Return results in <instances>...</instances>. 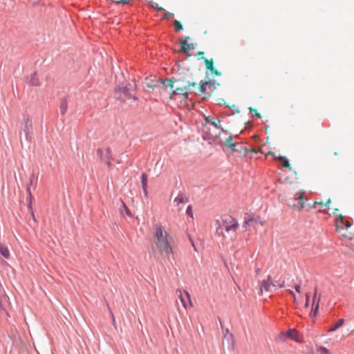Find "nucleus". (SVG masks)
<instances>
[{"instance_id":"1","label":"nucleus","mask_w":354,"mask_h":354,"mask_svg":"<svg viewBox=\"0 0 354 354\" xmlns=\"http://www.w3.org/2000/svg\"><path fill=\"white\" fill-rule=\"evenodd\" d=\"M156 249L162 257L169 259L173 253L171 248L172 238L161 225H156L153 234Z\"/></svg>"},{"instance_id":"2","label":"nucleus","mask_w":354,"mask_h":354,"mask_svg":"<svg viewBox=\"0 0 354 354\" xmlns=\"http://www.w3.org/2000/svg\"><path fill=\"white\" fill-rule=\"evenodd\" d=\"M167 86L171 88H174L173 94L183 95L185 99H187L191 89L195 88L196 83L192 80H189L187 77L179 78L176 81L171 79L167 80Z\"/></svg>"},{"instance_id":"3","label":"nucleus","mask_w":354,"mask_h":354,"mask_svg":"<svg viewBox=\"0 0 354 354\" xmlns=\"http://www.w3.org/2000/svg\"><path fill=\"white\" fill-rule=\"evenodd\" d=\"M205 129L204 139L212 140L219 139L221 133H225L223 128L221 127V120L216 117L206 116L205 124L204 125Z\"/></svg>"},{"instance_id":"4","label":"nucleus","mask_w":354,"mask_h":354,"mask_svg":"<svg viewBox=\"0 0 354 354\" xmlns=\"http://www.w3.org/2000/svg\"><path fill=\"white\" fill-rule=\"evenodd\" d=\"M239 225L238 221L233 218H227L223 220L222 224L217 230L223 236H235Z\"/></svg>"},{"instance_id":"5","label":"nucleus","mask_w":354,"mask_h":354,"mask_svg":"<svg viewBox=\"0 0 354 354\" xmlns=\"http://www.w3.org/2000/svg\"><path fill=\"white\" fill-rule=\"evenodd\" d=\"M336 230L341 233L342 240L348 243L353 240V234L351 232H347L348 229L351 227V223L348 221L344 222V216L339 214L335 222Z\"/></svg>"},{"instance_id":"6","label":"nucleus","mask_w":354,"mask_h":354,"mask_svg":"<svg viewBox=\"0 0 354 354\" xmlns=\"http://www.w3.org/2000/svg\"><path fill=\"white\" fill-rule=\"evenodd\" d=\"M97 154L101 160H103L106 162L108 167H111V160H113V157L110 148L98 149L97 151Z\"/></svg>"},{"instance_id":"7","label":"nucleus","mask_w":354,"mask_h":354,"mask_svg":"<svg viewBox=\"0 0 354 354\" xmlns=\"http://www.w3.org/2000/svg\"><path fill=\"white\" fill-rule=\"evenodd\" d=\"M212 86L210 82L201 81L198 86L193 88V91L196 95L205 94L207 91V88H211Z\"/></svg>"},{"instance_id":"8","label":"nucleus","mask_w":354,"mask_h":354,"mask_svg":"<svg viewBox=\"0 0 354 354\" xmlns=\"http://www.w3.org/2000/svg\"><path fill=\"white\" fill-rule=\"evenodd\" d=\"M259 286L261 294H262L263 291H270V287H276L277 284L272 281L271 277L269 275L267 279H265L260 283Z\"/></svg>"},{"instance_id":"9","label":"nucleus","mask_w":354,"mask_h":354,"mask_svg":"<svg viewBox=\"0 0 354 354\" xmlns=\"http://www.w3.org/2000/svg\"><path fill=\"white\" fill-rule=\"evenodd\" d=\"M190 39L189 36L186 37L185 39L181 40V49L180 50V53H188V52L194 48V44H188V40Z\"/></svg>"},{"instance_id":"10","label":"nucleus","mask_w":354,"mask_h":354,"mask_svg":"<svg viewBox=\"0 0 354 354\" xmlns=\"http://www.w3.org/2000/svg\"><path fill=\"white\" fill-rule=\"evenodd\" d=\"M224 341L227 344L228 348L234 349L235 346V339L234 335L230 333L229 330L227 329L224 334Z\"/></svg>"},{"instance_id":"11","label":"nucleus","mask_w":354,"mask_h":354,"mask_svg":"<svg viewBox=\"0 0 354 354\" xmlns=\"http://www.w3.org/2000/svg\"><path fill=\"white\" fill-rule=\"evenodd\" d=\"M319 301V298H318V299L317 298V291H315L314 297H313V299L312 310H311V312L310 313V316L311 317H316L318 313Z\"/></svg>"},{"instance_id":"12","label":"nucleus","mask_w":354,"mask_h":354,"mask_svg":"<svg viewBox=\"0 0 354 354\" xmlns=\"http://www.w3.org/2000/svg\"><path fill=\"white\" fill-rule=\"evenodd\" d=\"M8 297H7L6 294V292L4 290V289L2 288V286L0 285V310L4 312L6 315L8 317L9 316V314L8 313L6 310L5 308L3 307V302L5 301L6 300H8Z\"/></svg>"},{"instance_id":"13","label":"nucleus","mask_w":354,"mask_h":354,"mask_svg":"<svg viewBox=\"0 0 354 354\" xmlns=\"http://www.w3.org/2000/svg\"><path fill=\"white\" fill-rule=\"evenodd\" d=\"M215 140H218V143L222 144L223 143L226 147L234 149L235 144L232 142V136L229 135L227 138L225 140H223L221 137L219 136V139H216Z\"/></svg>"},{"instance_id":"14","label":"nucleus","mask_w":354,"mask_h":354,"mask_svg":"<svg viewBox=\"0 0 354 354\" xmlns=\"http://www.w3.org/2000/svg\"><path fill=\"white\" fill-rule=\"evenodd\" d=\"M345 323V319L342 318L338 319L334 324H333L327 330L328 333L335 332L341 328L344 324Z\"/></svg>"},{"instance_id":"15","label":"nucleus","mask_w":354,"mask_h":354,"mask_svg":"<svg viewBox=\"0 0 354 354\" xmlns=\"http://www.w3.org/2000/svg\"><path fill=\"white\" fill-rule=\"evenodd\" d=\"M304 194H305V192H297L295 195V200H299V210H301L302 208L304 207Z\"/></svg>"},{"instance_id":"16","label":"nucleus","mask_w":354,"mask_h":354,"mask_svg":"<svg viewBox=\"0 0 354 354\" xmlns=\"http://www.w3.org/2000/svg\"><path fill=\"white\" fill-rule=\"evenodd\" d=\"M275 160H278L279 161H280V162L281 163L282 166L284 168L288 169L289 170L292 169L290 164L289 163V161L286 157L282 156H278L277 158H275Z\"/></svg>"},{"instance_id":"17","label":"nucleus","mask_w":354,"mask_h":354,"mask_svg":"<svg viewBox=\"0 0 354 354\" xmlns=\"http://www.w3.org/2000/svg\"><path fill=\"white\" fill-rule=\"evenodd\" d=\"M286 336L288 338H290L292 339L295 340L296 342H299V334L297 330L295 329H290L286 332Z\"/></svg>"},{"instance_id":"18","label":"nucleus","mask_w":354,"mask_h":354,"mask_svg":"<svg viewBox=\"0 0 354 354\" xmlns=\"http://www.w3.org/2000/svg\"><path fill=\"white\" fill-rule=\"evenodd\" d=\"M0 254L3 256L5 259H9L10 258V252L8 250V247L0 243Z\"/></svg>"},{"instance_id":"19","label":"nucleus","mask_w":354,"mask_h":354,"mask_svg":"<svg viewBox=\"0 0 354 354\" xmlns=\"http://www.w3.org/2000/svg\"><path fill=\"white\" fill-rule=\"evenodd\" d=\"M28 83L31 86H39V78L35 73L30 75Z\"/></svg>"},{"instance_id":"20","label":"nucleus","mask_w":354,"mask_h":354,"mask_svg":"<svg viewBox=\"0 0 354 354\" xmlns=\"http://www.w3.org/2000/svg\"><path fill=\"white\" fill-rule=\"evenodd\" d=\"M120 212L123 216L127 215L129 217H132L130 210L123 202H122V207L120 208Z\"/></svg>"},{"instance_id":"21","label":"nucleus","mask_w":354,"mask_h":354,"mask_svg":"<svg viewBox=\"0 0 354 354\" xmlns=\"http://www.w3.org/2000/svg\"><path fill=\"white\" fill-rule=\"evenodd\" d=\"M252 222H254V218L251 215L247 214L245 216L243 227L247 229Z\"/></svg>"},{"instance_id":"22","label":"nucleus","mask_w":354,"mask_h":354,"mask_svg":"<svg viewBox=\"0 0 354 354\" xmlns=\"http://www.w3.org/2000/svg\"><path fill=\"white\" fill-rule=\"evenodd\" d=\"M187 201L186 197L183 194H179L174 199V203L176 205L184 203Z\"/></svg>"},{"instance_id":"23","label":"nucleus","mask_w":354,"mask_h":354,"mask_svg":"<svg viewBox=\"0 0 354 354\" xmlns=\"http://www.w3.org/2000/svg\"><path fill=\"white\" fill-rule=\"evenodd\" d=\"M141 182H142V187L143 192H144L145 194L147 195V176L145 174H142Z\"/></svg>"},{"instance_id":"24","label":"nucleus","mask_w":354,"mask_h":354,"mask_svg":"<svg viewBox=\"0 0 354 354\" xmlns=\"http://www.w3.org/2000/svg\"><path fill=\"white\" fill-rule=\"evenodd\" d=\"M33 178H34V176H32L30 177V183H29V185H28V187H27V192H28V196H29V199H30L29 204H28V207H29L30 209H31V208H32V205H31V204H32V196L31 192H30V185H32V183Z\"/></svg>"},{"instance_id":"25","label":"nucleus","mask_w":354,"mask_h":354,"mask_svg":"<svg viewBox=\"0 0 354 354\" xmlns=\"http://www.w3.org/2000/svg\"><path fill=\"white\" fill-rule=\"evenodd\" d=\"M331 203V200L329 198L328 201L324 203V201H315L312 205H309L310 208H315L317 205L322 206H328Z\"/></svg>"},{"instance_id":"26","label":"nucleus","mask_w":354,"mask_h":354,"mask_svg":"<svg viewBox=\"0 0 354 354\" xmlns=\"http://www.w3.org/2000/svg\"><path fill=\"white\" fill-rule=\"evenodd\" d=\"M204 62L205 63L207 69L213 71L214 66V62H213L212 59H208L204 58Z\"/></svg>"},{"instance_id":"27","label":"nucleus","mask_w":354,"mask_h":354,"mask_svg":"<svg viewBox=\"0 0 354 354\" xmlns=\"http://www.w3.org/2000/svg\"><path fill=\"white\" fill-rule=\"evenodd\" d=\"M176 294H177L178 297H179V299H180V300L183 307L185 308H187V303H186V301H185V298H184V297L183 295L182 291L180 290H176Z\"/></svg>"},{"instance_id":"28","label":"nucleus","mask_w":354,"mask_h":354,"mask_svg":"<svg viewBox=\"0 0 354 354\" xmlns=\"http://www.w3.org/2000/svg\"><path fill=\"white\" fill-rule=\"evenodd\" d=\"M174 26L176 32H180V30H182L183 29L181 22L178 20L174 21Z\"/></svg>"},{"instance_id":"29","label":"nucleus","mask_w":354,"mask_h":354,"mask_svg":"<svg viewBox=\"0 0 354 354\" xmlns=\"http://www.w3.org/2000/svg\"><path fill=\"white\" fill-rule=\"evenodd\" d=\"M67 108V103L65 101H63L59 106L60 113L62 115L66 113Z\"/></svg>"},{"instance_id":"30","label":"nucleus","mask_w":354,"mask_h":354,"mask_svg":"<svg viewBox=\"0 0 354 354\" xmlns=\"http://www.w3.org/2000/svg\"><path fill=\"white\" fill-rule=\"evenodd\" d=\"M287 338H288V336H286V332H281L277 337L276 339L278 342H284L286 340Z\"/></svg>"},{"instance_id":"31","label":"nucleus","mask_w":354,"mask_h":354,"mask_svg":"<svg viewBox=\"0 0 354 354\" xmlns=\"http://www.w3.org/2000/svg\"><path fill=\"white\" fill-rule=\"evenodd\" d=\"M317 352L319 354H330L328 349L326 347L320 346L317 348Z\"/></svg>"},{"instance_id":"32","label":"nucleus","mask_w":354,"mask_h":354,"mask_svg":"<svg viewBox=\"0 0 354 354\" xmlns=\"http://www.w3.org/2000/svg\"><path fill=\"white\" fill-rule=\"evenodd\" d=\"M248 109L251 111V112H253L255 113L256 116L259 118H261V115L260 113H259V111H257V109H254L252 107H249Z\"/></svg>"},{"instance_id":"33","label":"nucleus","mask_w":354,"mask_h":354,"mask_svg":"<svg viewBox=\"0 0 354 354\" xmlns=\"http://www.w3.org/2000/svg\"><path fill=\"white\" fill-rule=\"evenodd\" d=\"M186 214L192 218L194 217L193 212H192V207L191 205L188 206V207L187 208Z\"/></svg>"},{"instance_id":"34","label":"nucleus","mask_w":354,"mask_h":354,"mask_svg":"<svg viewBox=\"0 0 354 354\" xmlns=\"http://www.w3.org/2000/svg\"><path fill=\"white\" fill-rule=\"evenodd\" d=\"M113 2L117 3H124L127 4L129 2L130 0H111Z\"/></svg>"},{"instance_id":"35","label":"nucleus","mask_w":354,"mask_h":354,"mask_svg":"<svg viewBox=\"0 0 354 354\" xmlns=\"http://www.w3.org/2000/svg\"><path fill=\"white\" fill-rule=\"evenodd\" d=\"M173 16H174L173 13H171V12H166L165 13L164 18L169 19V18H170V17H171Z\"/></svg>"},{"instance_id":"36","label":"nucleus","mask_w":354,"mask_h":354,"mask_svg":"<svg viewBox=\"0 0 354 354\" xmlns=\"http://www.w3.org/2000/svg\"><path fill=\"white\" fill-rule=\"evenodd\" d=\"M309 299H310V294L307 293L306 294V304H305V307L306 308H308L309 306Z\"/></svg>"},{"instance_id":"37","label":"nucleus","mask_w":354,"mask_h":354,"mask_svg":"<svg viewBox=\"0 0 354 354\" xmlns=\"http://www.w3.org/2000/svg\"><path fill=\"white\" fill-rule=\"evenodd\" d=\"M185 295H186L187 299L189 300L190 305L192 306L190 295L189 294V292L187 291H185Z\"/></svg>"},{"instance_id":"38","label":"nucleus","mask_w":354,"mask_h":354,"mask_svg":"<svg viewBox=\"0 0 354 354\" xmlns=\"http://www.w3.org/2000/svg\"><path fill=\"white\" fill-rule=\"evenodd\" d=\"M212 73L215 74L216 75H221V73L218 71L217 69H216L214 67V69L213 71H211Z\"/></svg>"},{"instance_id":"39","label":"nucleus","mask_w":354,"mask_h":354,"mask_svg":"<svg viewBox=\"0 0 354 354\" xmlns=\"http://www.w3.org/2000/svg\"><path fill=\"white\" fill-rule=\"evenodd\" d=\"M266 155H271L274 159L275 158H277L278 156L275 154V153L274 152H272V151H268L267 153H266Z\"/></svg>"},{"instance_id":"40","label":"nucleus","mask_w":354,"mask_h":354,"mask_svg":"<svg viewBox=\"0 0 354 354\" xmlns=\"http://www.w3.org/2000/svg\"><path fill=\"white\" fill-rule=\"evenodd\" d=\"M300 288H301V286L300 284H296L295 286V290L297 292H300Z\"/></svg>"},{"instance_id":"41","label":"nucleus","mask_w":354,"mask_h":354,"mask_svg":"<svg viewBox=\"0 0 354 354\" xmlns=\"http://www.w3.org/2000/svg\"><path fill=\"white\" fill-rule=\"evenodd\" d=\"M288 291H289L290 294L293 297L295 301H296V296H295V293L291 290H289Z\"/></svg>"},{"instance_id":"42","label":"nucleus","mask_w":354,"mask_h":354,"mask_svg":"<svg viewBox=\"0 0 354 354\" xmlns=\"http://www.w3.org/2000/svg\"><path fill=\"white\" fill-rule=\"evenodd\" d=\"M284 285H285V281H283L281 283H278V285H277V286H278L279 288H283V287L284 286Z\"/></svg>"},{"instance_id":"43","label":"nucleus","mask_w":354,"mask_h":354,"mask_svg":"<svg viewBox=\"0 0 354 354\" xmlns=\"http://www.w3.org/2000/svg\"><path fill=\"white\" fill-rule=\"evenodd\" d=\"M155 8L158 10H162L163 8L162 7H160L158 6V4H156V6Z\"/></svg>"},{"instance_id":"44","label":"nucleus","mask_w":354,"mask_h":354,"mask_svg":"<svg viewBox=\"0 0 354 354\" xmlns=\"http://www.w3.org/2000/svg\"><path fill=\"white\" fill-rule=\"evenodd\" d=\"M111 317H112V322H113V324H115V317H114V316H113V313H111Z\"/></svg>"},{"instance_id":"45","label":"nucleus","mask_w":354,"mask_h":354,"mask_svg":"<svg viewBox=\"0 0 354 354\" xmlns=\"http://www.w3.org/2000/svg\"><path fill=\"white\" fill-rule=\"evenodd\" d=\"M32 219L34 220V221H36L35 216L32 212Z\"/></svg>"},{"instance_id":"46","label":"nucleus","mask_w":354,"mask_h":354,"mask_svg":"<svg viewBox=\"0 0 354 354\" xmlns=\"http://www.w3.org/2000/svg\"><path fill=\"white\" fill-rule=\"evenodd\" d=\"M198 55H203L204 53L202 52V51H198V53H197Z\"/></svg>"},{"instance_id":"47","label":"nucleus","mask_w":354,"mask_h":354,"mask_svg":"<svg viewBox=\"0 0 354 354\" xmlns=\"http://www.w3.org/2000/svg\"><path fill=\"white\" fill-rule=\"evenodd\" d=\"M259 218H256L255 220L254 219V221H255L256 223L259 222V220H258Z\"/></svg>"},{"instance_id":"48","label":"nucleus","mask_w":354,"mask_h":354,"mask_svg":"<svg viewBox=\"0 0 354 354\" xmlns=\"http://www.w3.org/2000/svg\"><path fill=\"white\" fill-rule=\"evenodd\" d=\"M337 211H338V209H334V211L333 212V214H335V213H336V212H337Z\"/></svg>"},{"instance_id":"49","label":"nucleus","mask_w":354,"mask_h":354,"mask_svg":"<svg viewBox=\"0 0 354 354\" xmlns=\"http://www.w3.org/2000/svg\"><path fill=\"white\" fill-rule=\"evenodd\" d=\"M251 151H252V153H257V151H256L255 149H252V150H251Z\"/></svg>"},{"instance_id":"50","label":"nucleus","mask_w":354,"mask_h":354,"mask_svg":"<svg viewBox=\"0 0 354 354\" xmlns=\"http://www.w3.org/2000/svg\"><path fill=\"white\" fill-rule=\"evenodd\" d=\"M190 240H191V241H192V245L195 248V245H194V243L193 241H192V239H190Z\"/></svg>"},{"instance_id":"51","label":"nucleus","mask_w":354,"mask_h":354,"mask_svg":"<svg viewBox=\"0 0 354 354\" xmlns=\"http://www.w3.org/2000/svg\"><path fill=\"white\" fill-rule=\"evenodd\" d=\"M259 271H260V269H259V268H258V269H257L256 272H257V273H259Z\"/></svg>"},{"instance_id":"52","label":"nucleus","mask_w":354,"mask_h":354,"mask_svg":"<svg viewBox=\"0 0 354 354\" xmlns=\"http://www.w3.org/2000/svg\"><path fill=\"white\" fill-rule=\"evenodd\" d=\"M162 83L163 84H165V81H162Z\"/></svg>"}]
</instances>
